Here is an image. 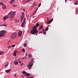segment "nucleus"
<instances>
[{
	"label": "nucleus",
	"mask_w": 78,
	"mask_h": 78,
	"mask_svg": "<svg viewBox=\"0 0 78 78\" xmlns=\"http://www.w3.org/2000/svg\"><path fill=\"white\" fill-rule=\"evenodd\" d=\"M39 25V23H37L36 24V26H34L32 30H31L30 33L32 34L35 35V34H36V35L37 36V33H38V30H37V27H38V26Z\"/></svg>",
	"instance_id": "nucleus-1"
},
{
	"label": "nucleus",
	"mask_w": 78,
	"mask_h": 78,
	"mask_svg": "<svg viewBox=\"0 0 78 78\" xmlns=\"http://www.w3.org/2000/svg\"><path fill=\"white\" fill-rule=\"evenodd\" d=\"M12 11H11L9 13L8 15H10V19L11 21L12 20V19L14 17V16L16 14V12H13L12 13Z\"/></svg>",
	"instance_id": "nucleus-2"
},
{
	"label": "nucleus",
	"mask_w": 78,
	"mask_h": 78,
	"mask_svg": "<svg viewBox=\"0 0 78 78\" xmlns=\"http://www.w3.org/2000/svg\"><path fill=\"white\" fill-rule=\"evenodd\" d=\"M34 59H31V61L29 64H28L27 66V67L28 69L30 70V69H31L32 67H33V62H34V61H33Z\"/></svg>",
	"instance_id": "nucleus-3"
},
{
	"label": "nucleus",
	"mask_w": 78,
	"mask_h": 78,
	"mask_svg": "<svg viewBox=\"0 0 78 78\" xmlns=\"http://www.w3.org/2000/svg\"><path fill=\"white\" fill-rule=\"evenodd\" d=\"M0 33V37H3L5 35V34L6 33V31L5 30H1Z\"/></svg>",
	"instance_id": "nucleus-4"
},
{
	"label": "nucleus",
	"mask_w": 78,
	"mask_h": 78,
	"mask_svg": "<svg viewBox=\"0 0 78 78\" xmlns=\"http://www.w3.org/2000/svg\"><path fill=\"white\" fill-rule=\"evenodd\" d=\"M11 37L12 39H14L16 38V37H17V33H16V32H14L13 33Z\"/></svg>",
	"instance_id": "nucleus-5"
},
{
	"label": "nucleus",
	"mask_w": 78,
	"mask_h": 78,
	"mask_svg": "<svg viewBox=\"0 0 78 78\" xmlns=\"http://www.w3.org/2000/svg\"><path fill=\"white\" fill-rule=\"evenodd\" d=\"M24 16H25V13L24 12H22V15L21 16L20 20H21V22L22 23V21L23 19V18H24Z\"/></svg>",
	"instance_id": "nucleus-6"
},
{
	"label": "nucleus",
	"mask_w": 78,
	"mask_h": 78,
	"mask_svg": "<svg viewBox=\"0 0 78 78\" xmlns=\"http://www.w3.org/2000/svg\"><path fill=\"white\" fill-rule=\"evenodd\" d=\"M25 21H26V18H25L24 19L23 21V23L21 24V27H23V26L24 25L25 23Z\"/></svg>",
	"instance_id": "nucleus-7"
},
{
	"label": "nucleus",
	"mask_w": 78,
	"mask_h": 78,
	"mask_svg": "<svg viewBox=\"0 0 78 78\" xmlns=\"http://www.w3.org/2000/svg\"><path fill=\"white\" fill-rule=\"evenodd\" d=\"M22 31L21 30H19L18 33V35L20 37H21L22 36Z\"/></svg>",
	"instance_id": "nucleus-8"
},
{
	"label": "nucleus",
	"mask_w": 78,
	"mask_h": 78,
	"mask_svg": "<svg viewBox=\"0 0 78 78\" xmlns=\"http://www.w3.org/2000/svg\"><path fill=\"white\" fill-rule=\"evenodd\" d=\"M8 18H9V16H5L3 18V20H4V21H5L6 20V19H7Z\"/></svg>",
	"instance_id": "nucleus-9"
},
{
	"label": "nucleus",
	"mask_w": 78,
	"mask_h": 78,
	"mask_svg": "<svg viewBox=\"0 0 78 78\" xmlns=\"http://www.w3.org/2000/svg\"><path fill=\"white\" fill-rule=\"evenodd\" d=\"M11 71V69H9L6 70L5 71V72L6 73H9V72H10V71Z\"/></svg>",
	"instance_id": "nucleus-10"
},
{
	"label": "nucleus",
	"mask_w": 78,
	"mask_h": 78,
	"mask_svg": "<svg viewBox=\"0 0 78 78\" xmlns=\"http://www.w3.org/2000/svg\"><path fill=\"white\" fill-rule=\"evenodd\" d=\"M24 76H27L29 77L30 76V73H26V74L24 75Z\"/></svg>",
	"instance_id": "nucleus-11"
},
{
	"label": "nucleus",
	"mask_w": 78,
	"mask_h": 78,
	"mask_svg": "<svg viewBox=\"0 0 78 78\" xmlns=\"http://www.w3.org/2000/svg\"><path fill=\"white\" fill-rule=\"evenodd\" d=\"M15 0H11V1L10 2V4H12V3H14L13 2H14Z\"/></svg>",
	"instance_id": "nucleus-12"
},
{
	"label": "nucleus",
	"mask_w": 78,
	"mask_h": 78,
	"mask_svg": "<svg viewBox=\"0 0 78 78\" xmlns=\"http://www.w3.org/2000/svg\"><path fill=\"white\" fill-rule=\"evenodd\" d=\"M3 6L2 7V9H5L6 8V5H2Z\"/></svg>",
	"instance_id": "nucleus-13"
},
{
	"label": "nucleus",
	"mask_w": 78,
	"mask_h": 78,
	"mask_svg": "<svg viewBox=\"0 0 78 78\" xmlns=\"http://www.w3.org/2000/svg\"><path fill=\"white\" fill-rule=\"evenodd\" d=\"M15 22L16 23H18L19 22V20L17 19L15 20Z\"/></svg>",
	"instance_id": "nucleus-14"
},
{
	"label": "nucleus",
	"mask_w": 78,
	"mask_h": 78,
	"mask_svg": "<svg viewBox=\"0 0 78 78\" xmlns=\"http://www.w3.org/2000/svg\"><path fill=\"white\" fill-rule=\"evenodd\" d=\"M45 31V30L43 29V34H46V31Z\"/></svg>",
	"instance_id": "nucleus-15"
},
{
	"label": "nucleus",
	"mask_w": 78,
	"mask_h": 78,
	"mask_svg": "<svg viewBox=\"0 0 78 78\" xmlns=\"http://www.w3.org/2000/svg\"><path fill=\"white\" fill-rule=\"evenodd\" d=\"M14 63L15 64V65H17V64H18V62L14 61Z\"/></svg>",
	"instance_id": "nucleus-16"
},
{
	"label": "nucleus",
	"mask_w": 78,
	"mask_h": 78,
	"mask_svg": "<svg viewBox=\"0 0 78 78\" xmlns=\"http://www.w3.org/2000/svg\"><path fill=\"white\" fill-rule=\"evenodd\" d=\"M7 25L6 24H4L2 26H1V27H6Z\"/></svg>",
	"instance_id": "nucleus-17"
},
{
	"label": "nucleus",
	"mask_w": 78,
	"mask_h": 78,
	"mask_svg": "<svg viewBox=\"0 0 78 78\" xmlns=\"http://www.w3.org/2000/svg\"><path fill=\"white\" fill-rule=\"evenodd\" d=\"M28 56L29 58H31V57H32V55H31V54H29L28 55Z\"/></svg>",
	"instance_id": "nucleus-18"
},
{
	"label": "nucleus",
	"mask_w": 78,
	"mask_h": 78,
	"mask_svg": "<svg viewBox=\"0 0 78 78\" xmlns=\"http://www.w3.org/2000/svg\"><path fill=\"white\" fill-rule=\"evenodd\" d=\"M22 73H23V75H26L27 73L25 71H22Z\"/></svg>",
	"instance_id": "nucleus-19"
},
{
	"label": "nucleus",
	"mask_w": 78,
	"mask_h": 78,
	"mask_svg": "<svg viewBox=\"0 0 78 78\" xmlns=\"http://www.w3.org/2000/svg\"><path fill=\"white\" fill-rule=\"evenodd\" d=\"M42 28H43V25H41L40 27H39V30H42Z\"/></svg>",
	"instance_id": "nucleus-20"
},
{
	"label": "nucleus",
	"mask_w": 78,
	"mask_h": 78,
	"mask_svg": "<svg viewBox=\"0 0 78 78\" xmlns=\"http://www.w3.org/2000/svg\"><path fill=\"white\" fill-rule=\"evenodd\" d=\"M3 53H4V51H3L0 52V55H3Z\"/></svg>",
	"instance_id": "nucleus-21"
},
{
	"label": "nucleus",
	"mask_w": 78,
	"mask_h": 78,
	"mask_svg": "<svg viewBox=\"0 0 78 78\" xmlns=\"http://www.w3.org/2000/svg\"><path fill=\"white\" fill-rule=\"evenodd\" d=\"M0 5H1V6H3L4 5V4H3V3L2 2H0Z\"/></svg>",
	"instance_id": "nucleus-22"
},
{
	"label": "nucleus",
	"mask_w": 78,
	"mask_h": 78,
	"mask_svg": "<svg viewBox=\"0 0 78 78\" xmlns=\"http://www.w3.org/2000/svg\"><path fill=\"white\" fill-rule=\"evenodd\" d=\"M8 65H9L8 63H7L6 65H5V67H7Z\"/></svg>",
	"instance_id": "nucleus-23"
},
{
	"label": "nucleus",
	"mask_w": 78,
	"mask_h": 78,
	"mask_svg": "<svg viewBox=\"0 0 78 78\" xmlns=\"http://www.w3.org/2000/svg\"><path fill=\"white\" fill-rule=\"evenodd\" d=\"M24 46L25 47H26L27 46V44L26 43H25L24 44Z\"/></svg>",
	"instance_id": "nucleus-24"
},
{
	"label": "nucleus",
	"mask_w": 78,
	"mask_h": 78,
	"mask_svg": "<svg viewBox=\"0 0 78 78\" xmlns=\"http://www.w3.org/2000/svg\"><path fill=\"white\" fill-rule=\"evenodd\" d=\"M74 5H76L78 4V2L77 1H76V3H74Z\"/></svg>",
	"instance_id": "nucleus-25"
},
{
	"label": "nucleus",
	"mask_w": 78,
	"mask_h": 78,
	"mask_svg": "<svg viewBox=\"0 0 78 78\" xmlns=\"http://www.w3.org/2000/svg\"><path fill=\"white\" fill-rule=\"evenodd\" d=\"M12 6H13V7H16L17 6V5L16 4L12 5Z\"/></svg>",
	"instance_id": "nucleus-26"
},
{
	"label": "nucleus",
	"mask_w": 78,
	"mask_h": 78,
	"mask_svg": "<svg viewBox=\"0 0 78 78\" xmlns=\"http://www.w3.org/2000/svg\"><path fill=\"white\" fill-rule=\"evenodd\" d=\"M11 48V46H9L7 47L8 48H9V49H10Z\"/></svg>",
	"instance_id": "nucleus-27"
},
{
	"label": "nucleus",
	"mask_w": 78,
	"mask_h": 78,
	"mask_svg": "<svg viewBox=\"0 0 78 78\" xmlns=\"http://www.w3.org/2000/svg\"><path fill=\"white\" fill-rule=\"evenodd\" d=\"M22 51L23 52V53H24L25 52V49L23 48L22 50Z\"/></svg>",
	"instance_id": "nucleus-28"
},
{
	"label": "nucleus",
	"mask_w": 78,
	"mask_h": 78,
	"mask_svg": "<svg viewBox=\"0 0 78 78\" xmlns=\"http://www.w3.org/2000/svg\"><path fill=\"white\" fill-rule=\"evenodd\" d=\"M53 19H51L50 20H49V21L51 23V22H52V21H53Z\"/></svg>",
	"instance_id": "nucleus-29"
},
{
	"label": "nucleus",
	"mask_w": 78,
	"mask_h": 78,
	"mask_svg": "<svg viewBox=\"0 0 78 78\" xmlns=\"http://www.w3.org/2000/svg\"><path fill=\"white\" fill-rule=\"evenodd\" d=\"M47 23H48V24H50L51 22H50V21L49 20L47 22Z\"/></svg>",
	"instance_id": "nucleus-30"
},
{
	"label": "nucleus",
	"mask_w": 78,
	"mask_h": 78,
	"mask_svg": "<svg viewBox=\"0 0 78 78\" xmlns=\"http://www.w3.org/2000/svg\"><path fill=\"white\" fill-rule=\"evenodd\" d=\"M14 56H16V54H15L14 53L13 54Z\"/></svg>",
	"instance_id": "nucleus-31"
},
{
	"label": "nucleus",
	"mask_w": 78,
	"mask_h": 78,
	"mask_svg": "<svg viewBox=\"0 0 78 78\" xmlns=\"http://www.w3.org/2000/svg\"><path fill=\"white\" fill-rule=\"evenodd\" d=\"M36 3V2H34V3L33 4V5L32 6V7H33V6L34 5H35V4Z\"/></svg>",
	"instance_id": "nucleus-32"
},
{
	"label": "nucleus",
	"mask_w": 78,
	"mask_h": 78,
	"mask_svg": "<svg viewBox=\"0 0 78 78\" xmlns=\"http://www.w3.org/2000/svg\"><path fill=\"white\" fill-rule=\"evenodd\" d=\"M45 31H47V30H48V27H47V28L45 30Z\"/></svg>",
	"instance_id": "nucleus-33"
},
{
	"label": "nucleus",
	"mask_w": 78,
	"mask_h": 78,
	"mask_svg": "<svg viewBox=\"0 0 78 78\" xmlns=\"http://www.w3.org/2000/svg\"><path fill=\"white\" fill-rule=\"evenodd\" d=\"M16 53H17V50H15L14 53L16 54Z\"/></svg>",
	"instance_id": "nucleus-34"
},
{
	"label": "nucleus",
	"mask_w": 78,
	"mask_h": 78,
	"mask_svg": "<svg viewBox=\"0 0 78 78\" xmlns=\"http://www.w3.org/2000/svg\"><path fill=\"white\" fill-rule=\"evenodd\" d=\"M41 3H40V4H39V5H38V7H40V6H41Z\"/></svg>",
	"instance_id": "nucleus-35"
},
{
	"label": "nucleus",
	"mask_w": 78,
	"mask_h": 78,
	"mask_svg": "<svg viewBox=\"0 0 78 78\" xmlns=\"http://www.w3.org/2000/svg\"><path fill=\"white\" fill-rule=\"evenodd\" d=\"M15 45H13L12 46V47H15Z\"/></svg>",
	"instance_id": "nucleus-36"
},
{
	"label": "nucleus",
	"mask_w": 78,
	"mask_h": 78,
	"mask_svg": "<svg viewBox=\"0 0 78 78\" xmlns=\"http://www.w3.org/2000/svg\"><path fill=\"white\" fill-rule=\"evenodd\" d=\"M30 0H28L27 1V3H29V2H30Z\"/></svg>",
	"instance_id": "nucleus-37"
},
{
	"label": "nucleus",
	"mask_w": 78,
	"mask_h": 78,
	"mask_svg": "<svg viewBox=\"0 0 78 78\" xmlns=\"http://www.w3.org/2000/svg\"><path fill=\"white\" fill-rule=\"evenodd\" d=\"M25 56H27V53H26L25 54Z\"/></svg>",
	"instance_id": "nucleus-38"
},
{
	"label": "nucleus",
	"mask_w": 78,
	"mask_h": 78,
	"mask_svg": "<svg viewBox=\"0 0 78 78\" xmlns=\"http://www.w3.org/2000/svg\"><path fill=\"white\" fill-rule=\"evenodd\" d=\"M23 64L22 63V64H21V66H23Z\"/></svg>",
	"instance_id": "nucleus-39"
},
{
	"label": "nucleus",
	"mask_w": 78,
	"mask_h": 78,
	"mask_svg": "<svg viewBox=\"0 0 78 78\" xmlns=\"http://www.w3.org/2000/svg\"><path fill=\"white\" fill-rule=\"evenodd\" d=\"M19 63H22V62H20V61H19Z\"/></svg>",
	"instance_id": "nucleus-40"
},
{
	"label": "nucleus",
	"mask_w": 78,
	"mask_h": 78,
	"mask_svg": "<svg viewBox=\"0 0 78 78\" xmlns=\"http://www.w3.org/2000/svg\"><path fill=\"white\" fill-rule=\"evenodd\" d=\"M24 58H25V59H26V58H27V57H26V56H25L24 57Z\"/></svg>",
	"instance_id": "nucleus-41"
},
{
	"label": "nucleus",
	"mask_w": 78,
	"mask_h": 78,
	"mask_svg": "<svg viewBox=\"0 0 78 78\" xmlns=\"http://www.w3.org/2000/svg\"><path fill=\"white\" fill-rule=\"evenodd\" d=\"M29 78H33V77H30Z\"/></svg>",
	"instance_id": "nucleus-42"
},
{
	"label": "nucleus",
	"mask_w": 78,
	"mask_h": 78,
	"mask_svg": "<svg viewBox=\"0 0 78 78\" xmlns=\"http://www.w3.org/2000/svg\"><path fill=\"white\" fill-rule=\"evenodd\" d=\"M23 11L25 12V9H23Z\"/></svg>",
	"instance_id": "nucleus-43"
},
{
	"label": "nucleus",
	"mask_w": 78,
	"mask_h": 78,
	"mask_svg": "<svg viewBox=\"0 0 78 78\" xmlns=\"http://www.w3.org/2000/svg\"><path fill=\"white\" fill-rule=\"evenodd\" d=\"M22 78H24V76H23V75L22 76Z\"/></svg>",
	"instance_id": "nucleus-44"
},
{
	"label": "nucleus",
	"mask_w": 78,
	"mask_h": 78,
	"mask_svg": "<svg viewBox=\"0 0 78 78\" xmlns=\"http://www.w3.org/2000/svg\"><path fill=\"white\" fill-rule=\"evenodd\" d=\"M37 9H38V8L37 9L36 11H37Z\"/></svg>",
	"instance_id": "nucleus-45"
},
{
	"label": "nucleus",
	"mask_w": 78,
	"mask_h": 78,
	"mask_svg": "<svg viewBox=\"0 0 78 78\" xmlns=\"http://www.w3.org/2000/svg\"><path fill=\"white\" fill-rule=\"evenodd\" d=\"M14 76H16V75L15 74Z\"/></svg>",
	"instance_id": "nucleus-46"
},
{
	"label": "nucleus",
	"mask_w": 78,
	"mask_h": 78,
	"mask_svg": "<svg viewBox=\"0 0 78 78\" xmlns=\"http://www.w3.org/2000/svg\"><path fill=\"white\" fill-rule=\"evenodd\" d=\"M66 2H67V0H66L65 1V3H67Z\"/></svg>",
	"instance_id": "nucleus-47"
},
{
	"label": "nucleus",
	"mask_w": 78,
	"mask_h": 78,
	"mask_svg": "<svg viewBox=\"0 0 78 78\" xmlns=\"http://www.w3.org/2000/svg\"><path fill=\"white\" fill-rule=\"evenodd\" d=\"M36 12V10H35V11H34V13H35V12Z\"/></svg>",
	"instance_id": "nucleus-48"
},
{
	"label": "nucleus",
	"mask_w": 78,
	"mask_h": 78,
	"mask_svg": "<svg viewBox=\"0 0 78 78\" xmlns=\"http://www.w3.org/2000/svg\"><path fill=\"white\" fill-rule=\"evenodd\" d=\"M24 58H22V59H24Z\"/></svg>",
	"instance_id": "nucleus-49"
},
{
	"label": "nucleus",
	"mask_w": 78,
	"mask_h": 78,
	"mask_svg": "<svg viewBox=\"0 0 78 78\" xmlns=\"http://www.w3.org/2000/svg\"><path fill=\"white\" fill-rule=\"evenodd\" d=\"M42 33V31H41L40 32V33Z\"/></svg>",
	"instance_id": "nucleus-50"
},
{
	"label": "nucleus",
	"mask_w": 78,
	"mask_h": 78,
	"mask_svg": "<svg viewBox=\"0 0 78 78\" xmlns=\"http://www.w3.org/2000/svg\"><path fill=\"white\" fill-rule=\"evenodd\" d=\"M34 14H35V13H33V15H34Z\"/></svg>",
	"instance_id": "nucleus-51"
},
{
	"label": "nucleus",
	"mask_w": 78,
	"mask_h": 78,
	"mask_svg": "<svg viewBox=\"0 0 78 78\" xmlns=\"http://www.w3.org/2000/svg\"><path fill=\"white\" fill-rule=\"evenodd\" d=\"M30 0V1H32V0Z\"/></svg>",
	"instance_id": "nucleus-52"
},
{
	"label": "nucleus",
	"mask_w": 78,
	"mask_h": 78,
	"mask_svg": "<svg viewBox=\"0 0 78 78\" xmlns=\"http://www.w3.org/2000/svg\"><path fill=\"white\" fill-rule=\"evenodd\" d=\"M33 18H34V16H33Z\"/></svg>",
	"instance_id": "nucleus-53"
},
{
	"label": "nucleus",
	"mask_w": 78,
	"mask_h": 78,
	"mask_svg": "<svg viewBox=\"0 0 78 78\" xmlns=\"http://www.w3.org/2000/svg\"><path fill=\"white\" fill-rule=\"evenodd\" d=\"M20 60V59H18V61H19Z\"/></svg>",
	"instance_id": "nucleus-54"
},
{
	"label": "nucleus",
	"mask_w": 78,
	"mask_h": 78,
	"mask_svg": "<svg viewBox=\"0 0 78 78\" xmlns=\"http://www.w3.org/2000/svg\"><path fill=\"white\" fill-rule=\"evenodd\" d=\"M26 78H29V77H26Z\"/></svg>",
	"instance_id": "nucleus-55"
},
{
	"label": "nucleus",
	"mask_w": 78,
	"mask_h": 78,
	"mask_svg": "<svg viewBox=\"0 0 78 78\" xmlns=\"http://www.w3.org/2000/svg\"><path fill=\"white\" fill-rule=\"evenodd\" d=\"M35 6H36V5H35Z\"/></svg>",
	"instance_id": "nucleus-56"
},
{
	"label": "nucleus",
	"mask_w": 78,
	"mask_h": 78,
	"mask_svg": "<svg viewBox=\"0 0 78 78\" xmlns=\"http://www.w3.org/2000/svg\"><path fill=\"white\" fill-rule=\"evenodd\" d=\"M47 26H49V25H47Z\"/></svg>",
	"instance_id": "nucleus-57"
},
{
	"label": "nucleus",
	"mask_w": 78,
	"mask_h": 78,
	"mask_svg": "<svg viewBox=\"0 0 78 78\" xmlns=\"http://www.w3.org/2000/svg\"><path fill=\"white\" fill-rule=\"evenodd\" d=\"M69 0V1H71V0Z\"/></svg>",
	"instance_id": "nucleus-58"
},
{
	"label": "nucleus",
	"mask_w": 78,
	"mask_h": 78,
	"mask_svg": "<svg viewBox=\"0 0 78 78\" xmlns=\"http://www.w3.org/2000/svg\"><path fill=\"white\" fill-rule=\"evenodd\" d=\"M16 61H17V59H16Z\"/></svg>",
	"instance_id": "nucleus-59"
},
{
	"label": "nucleus",
	"mask_w": 78,
	"mask_h": 78,
	"mask_svg": "<svg viewBox=\"0 0 78 78\" xmlns=\"http://www.w3.org/2000/svg\"><path fill=\"white\" fill-rule=\"evenodd\" d=\"M26 42H27V41H26Z\"/></svg>",
	"instance_id": "nucleus-60"
}]
</instances>
